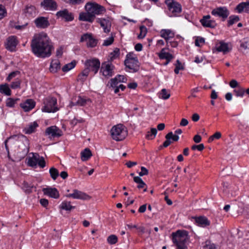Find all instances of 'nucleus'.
Here are the masks:
<instances>
[{"instance_id":"f257e3e1","label":"nucleus","mask_w":249,"mask_h":249,"mask_svg":"<svg viewBox=\"0 0 249 249\" xmlns=\"http://www.w3.org/2000/svg\"><path fill=\"white\" fill-rule=\"evenodd\" d=\"M33 53L38 57H49L53 47L47 34L44 32L35 35L31 43Z\"/></svg>"},{"instance_id":"f03ea898","label":"nucleus","mask_w":249,"mask_h":249,"mask_svg":"<svg viewBox=\"0 0 249 249\" xmlns=\"http://www.w3.org/2000/svg\"><path fill=\"white\" fill-rule=\"evenodd\" d=\"M172 240L176 246V249H188L187 245L189 236L185 230H178L172 233Z\"/></svg>"},{"instance_id":"7ed1b4c3","label":"nucleus","mask_w":249,"mask_h":249,"mask_svg":"<svg viewBox=\"0 0 249 249\" xmlns=\"http://www.w3.org/2000/svg\"><path fill=\"white\" fill-rule=\"evenodd\" d=\"M111 134L113 139L116 141H120L125 138L127 133L124 126L123 124H119L112 127Z\"/></svg>"},{"instance_id":"20e7f679","label":"nucleus","mask_w":249,"mask_h":249,"mask_svg":"<svg viewBox=\"0 0 249 249\" xmlns=\"http://www.w3.org/2000/svg\"><path fill=\"white\" fill-rule=\"evenodd\" d=\"M17 144L18 145V152L26 156L29 151V141L27 138L23 135L18 136Z\"/></svg>"},{"instance_id":"39448f33","label":"nucleus","mask_w":249,"mask_h":249,"mask_svg":"<svg viewBox=\"0 0 249 249\" xmlns=\"http://www.w3.org/2000/svg\"><path fill=\"white\" fill-rule=\"evenodd\" d=\"M32 157H29L27 159V165L33 168H36L37 165L43 168L46 165L45 161L43 157H40L37 153H31Z\"/></svg>"},{"instance_id":"423d86ee","label":"nucleus","mask_w":249,"mask_h":249,"mask_svg":"<svg viewBox=\"0 0 249 249\" xmlns=\"http://www.w3.org/2000/svg\"><path fill=\"white\" fill-rule=\"evenodd\" d=\"M44 106L41 109L43 112H55L58 110L56 107L57 99L55 97H48L44 99Z\"/></svg>"},{"instance_id":"0eeeda50","label":"nucleus","mask_w":249,"mask_h":249,"mask_svg":"<svg viewBox=\"0 0 249 249\" xmlns=\"http://www.w3.org/2000/svg\"><path fill=\"white\" fill-rule=\"evenodd\" d=\"M86 11L90 13L95 17L96 15H100L106 11V9L94 2H89L85 5Z\"/></svg>"},{"instance_id":"6e6552de","label":"nucleus","mask_w":249,"mask_h":249,"mask_svg":"<svg viewBox=\"0 0 249 249\" xmlns=\"http://www.w3.org/2000/svg\"><path fill=\"white\" fill-rule=\"evenodd\" d=\"M169 12L172 14L171 16H177L182 10L181 5L175 0H165Z\"/></svg>"},{"instance_id":"1a4fd4ad","label":"nucleus","mask_w":249,"mask_h":249,"mask_svg":"<svg viewBox=\"0 0 249 249\" xmlns=\"http://www.w3.org/2000/svg\"><path fill=\"white\" fill-rule=\"evenodd\" d=\"M114 66L111 63L104 62L102 64L100 72L106 77H111L114 74Z\"/></svg>"},{"instance_id":"9d476101","label":"nucleus","mask_w":249,"mask_h":249,"mask_svg":"<svg viewBox=\"0 0 249 249\" xmlns=\"http://www.w3.org/2000/svg\"><path fill=\"white\" fill-rule=\"evenodd\" d=\"M85 65L86 67L85 69H89V71H91L95 74L100 68V62L98 59H88L85 62Z\"/></svg>"},{"instance_id":"9b49d317","label":"nucleus","mask_w":249,"mask_h":249,"mask_svg":"<svg viewBox=\"0 0 249 249\" xmlns=\"http://www.w3.org/2000/svg\"><path fill=\"white\" fill-rule=\"evenodd\" d=\"M211 14L213 16L222 18L224 20L229 16L230 12L226 7H219L213 9Z\"/></svg>"},{"instance_id":"f8f14e48","label":"nucleus","mask_w":249,"mask_h":249,"mask_svg":"<svg viewBox=\"0 0 249 249\" xmlns=\"http://www.w3.org/2000/svg\"><path fill=\"white\" fill-rule=\"evenodd\" d=\"M124 64L132 72H137L139 70L140 65L138 59H125Z\"/></svg>"},{"instance_id":"ddd939ff","label":"nucleus","mask_w":249,"mask_h":249,"mask_svg":"<svg viewBox=\"0 0 249 249\" xmlns=\"http://www.w3.org/2000/svg\"><path fill=\"white\" fill-rule=\"evenodd\" d=\"M65 196L67 197H71L74 199L87 200L90 198V196L86 193L82 192L76 189L73 190L72 193L66 194Z\"/></svg>"},{"instance_id":"4468645a","label":"nucleus","mask_w":249,"mask_h":249,"mask_svg":"<svg viewBox=\"0 0 249 249\" xmlns=\"http://www.w3.org/2000/svg\"><path fill=\"white\" fill-rule=\"evenodd\" d=\"M45 133L52 138L59 137L63 134L62 130L55 125L47 127Z\"/></svg>"},{"instance_id":"2eb2a0df","label":"nucleus","mask_w":249,"mask_h":249,"mask_svg":"<svg viewBox=\"0 0 249 249\" xmlns=\"http://www.w3.org/2000/svg\"><path fill=\"white\" fill-rule=\"evenodd\" d=\"M81 42L87 41V45L88 47H94L96 46L97 44V40L94 38L91 34H85L83 35L80 38Z\"/></svg>"},{"instance_id":"dca6fc26","label":"nucleus","mask_w":249,"mask_h":249,"mask_svg":"<svg viewBox=\"0 0 249 249\" xmlns=\"http://www.w3.org/2000/svg\"><path fill=\"white\" fill-rule=\"evenodd\" d=\"M200 21L202 25L204 27L214 28L217 25L215 20L211 19V16L210 15L203 16Z\"/></svg>"},{"instance_id":"f3484780","label":"nucleus","mask_w":249,"mask_h":249,"mask_svg":"<svg viewBox=\"0 0 249 249\" xmlns=\"http://www.w3.org/2000/svg\"><path fill=\"white\" fill-rule=\"evenodd\" d=\"M18 43L17 37L16 36H12L7 39L5 47L11 52H14L16 51V48Z\"/></svg>"},{"instance_id":"a211bd4d","label":"nucleus","mask_w":249,"mask_h":249,"mask_svg":"<svg viewBox=\"0 0 249 249\" xmlns=\"http://www.w3.org/2000/svg\"><path fill=\"white\" fill-rule=\"evenodd\" d=\"M42 192L45 195L51 197L55 199H57L59 197V192L55 188H44L42 189Z\"/></svg>"},{"instance_id":"6ab92c4d","label":"nucleus","mask_w":249,"mask_h":249,"mask_svg":"<svg viewBox=\"0 0 249 249\" xmlns=\"http://www.w3.org/2000/svg\"><path fill=\"white\" fill-rule=\"evenodd\" d=\"M56 16L59 18H61L66 21H71L74 19V16L72 13L69 12L67 9H64L58 11Z\"/></svg>"},{"instance_id":"aec40b11","label":"nucleus","mask_w":249,"mask_h":249,"mask_svg":"<svg viewBox=\"0 0 249 249\" xmlns=\"http://www.w3.org/2000/svg\"><path fill=\"white\" fill-rule=\"evenodd\" d=\"M35 23L37 28L44 29L50 25L48 18L43 17H40L35 20Z\"/></svg>"},{"instance_id":"412c9836","label":"nucleus","mask_w":249,"mask_h":249,"mask_svg":"<svg viewBox=\"0 0 249 249\" xmlns=\"http://www.w3.org/2000/svg\"><path fill=\"white\" fill-rule=\"evenodd\" d=\"M36 105V102L33 99H27L24 102L20 104V107L24 111H29L32 109Z\"/></svg>"},{"instance_id":"4be33fe9","label":"nucleus","mask_w":249,"mask_h":249,"mask_svg":"<svg viewBox=\"0 0 249 249\" xmlns=\"http://www.w3.org/2000/svg\"><path fill=\"white\" fill-rule=\"evenodd\" d=\"M18 136L13 135L8 138L4 142V145L8 155H9V149L8 143H9L10 146H13L15 144H17L18 140Z\"/></svg>"},{"instance_id":"5701e85b","label":"nucleus","mask_w":249,"mask_h":249,"mask_svg":"<svg viewBox=\"0 0 249 249\" xmlns=\"http://www.w3.org/2000/svg\"><path fill=\"white\" fill-rule=\"evenodd\" d=\"M94 19L95 16L87 11H86V12L81 13L79 14V19L81 21L92 22Z\"/></svg>"},{"instance_id":"b1692460","label":"nucleus","mask_w":249,"mask_h":249,"mask_svg":"<svg viewBox=\"0 0 249 249\" xmlns=\"http://www.w3.org/2000/svg\"><path fill=\"white\" fill-rule=\"evenodd\" d=\"M160 36L166 40L167 45L170 39L173 38L175 36L174 32L169 29H162L160 32Z\"/></svg>"},{"instance_id":"393cba45","label":"nucleus","mask_w":249,"mask_h":249,"mask_svg":"<svg viewBox=\"0 0 249 249\" xmlns=\"http://www.w3.org/2000/svg\"><path fill=\"white\" fill-rule=\"evenodd\" d=\"M23 13L28 18L34 17L36 16V7L32 5H28L23 10Z\"/></svg>"},{"instance_id":"a878e982","label":"nucleus","mask_w":249,"mask_h":249,"mask_svg":"<svg viewBox=\"0 0 249 249\" xmlns=\"http://www.w3.org/2000/svg\"><path fill=\"white\" fill-rule=\"evenodd\" d=\"M195 219L196 223L199 226L205 227L210 224V221L205 216H200L195 217Z\"/></svg>"},{"instance_id":"bb28decb","label":"nucleus","mask_w":249,"mask_h":249,"mask_svg":"<svg viewBox=\"0 0 249 249\" xmlns=\"http://www.w3.org/2000/svg\"><path fill=\"white\" fill-rule=\"evenodd\" d=\"M216 50L219 52H223L224 53H226L230 52L231 48L229 47V44L223 42H220L219 44H217L216 46Z\"/></svg>"},{"instance_id":"cd10ccee","label":"nucleus","mask_w":249,"mask_h":249,"mask_svg":"<svg viewBox=\"0 0 249 249\" xmlns=\"http://www.w3.org/2000/svg\"><path fill=\"white\" fill-rule=\"evenodd\" d=\"M235 10L239 13H241L243 12L249 13V1L242 2L238 4Z\"/></svg>"},{"instance_id":"c85d7f7f","label":"nucleus","mask_w":249,"mask_h":249,"mask_svg":"<svg viewBox=\"0 0 249 249\" xmlns=\"http://www.w3.org/2000/svg\"><path fill=\"white\" fill-rule=\"evenodd\" d=\"M98 22L100 23L101 26L104 29L105 33H108L110 32L111 27L110 21L106 19H98Z\"/></svg>"},{"instance_id":"c756f323","label":"nucleus","mask_w":249,"mask_h":249,"mask_svg":"<svg viewBox=\"0 0 249 249\" xmlns=\"http://www.w3.org/2000/svg\"><path fill=\"white\" fill-rule=\"evenodd\" d=\"M41 4L47 9L50 10H55L57 6L56 2L53 0H44Z\"/></svg>"},{"instance_id":"7c9ffc66","label":"nucleus","mask_w":249,"mask_h":249,"mask_svg":"<svg viewBox=\"0 0 249 249\" xmlns=\"http://www.w3.org/2000/svg\"><path fill=\"white\" fill-rule=\"evenodd\" d=\"M89 102H90V100L89 99H86L79 96L78 97L77 100L75 103L73 102H71V103L70 104V106H73L78 105L80 106H85Z\"/></svg>"},{"instance_id":"2f4dec72","label":"nucleus","mask_w":249,"mask_h":249,"mask_svg":"<svg viewBox=\"0 0 249 249\" xmlns=\"http://www.w3.org/2000/svg\"><path fill=\"white\" fill-rule=\"evenodd\" d=\"M60 69V63L58 60H53L51 63L50 71L51 72L55 73Z\"/></svg>"},{"instance_id":"473e14b6","label":"nucleus","mask_w":249,"mask_h":249,"mask_svg":"<svg viewBox=\"0 0 249 249\" xmlns=\"http://www.w3.org/2000/svg\"><path fill=\"white\" fill-rule=\"evenodd\" d=\"M158 56L160 59H166V60L171 61L173 58L172 54L165 52V49H162L160 52L158 54Z\"/></svg>"},{"instance_id":"72a5a7b5","label":"nucleus","mask_w":249,"mask_h":249,"mask_svg":"<svg viewBox=\"0 0 249 249\" xmlns=\"http://www.w3.org/2000/svg\"><path fill=\"white\" fill-rule=\"evenodd\" d=\"M92 156L90 150L87 148L81 152V159L82 161H87Z\"/></svg>"},{"instance_id":"f704fd0d","label":"nucleus","mask_w":249,"mask_h":249,"mask_svg":"<svg viewBox=\"0 0 249 249\" xmlns=\"http://www.w3.org/2000/svg\"><path fill=\"white\" fill-rule=\"evenodd\" d=\"M38 126V124L36 122H34L31 123L28 126L25 127L24 131L26 134H30L34 132L36 128Z\"/></svg>"},{"instance_id":"c9c22d12","label":"nucleus","mask_w":249,"mask_h":249,"mask_svg":"<svg viewBox=\"0 0 249 249\" xmlns=\"http://www.w3.org/2000/svg\"><path fill=\"white\" fill-rule=\"evenodd\" d=\"M89 72V70L88 69H85L78 75L77 77V81L84 82L87 79Z\"/></svg>"},{"instance_id":"e433bc0d","label":"nucleus","mask_w":249,"mask_h":249,"mask_svg":"<svg viewBox=\"0 0 249 249\" xmlns=\"http://www.w3.org/2000/svg\"><path fill=\"white\" fill-rule=\"evenodd\" d=\"M59 208L62 210L71 211L72 209H74L75 207L71 205L70 201H64L60 205Z\"/></svg>"},{"instance_id":"4c0bfd02","label":"nucleus","mask_w":249,"mask_h":249,"mask_svg":"<svg viewBox=\"0 0 249 249\" xmlns=\"http://www.w3.org/2000/svg\"><path fill=\"white\" fill-rule=\"evenodd\" d=\"M0 92L7 96L11 94V91L7 84L0 85Z\"/></svg>"},{"instance_id":"58836bf2","label":"nucleus","mask_w":249,"mask_h":249,"mask_svg":"<svg viewBox=\"0 0 249 249\" xmlns=\"http://www.w3.org/2000/svg\"><path fill=\"white\" fill-rule=\"evenodd\" d=\"M75 65L76 61L73 60L71 61V63L65 65L63 67L62 70L64 72H68V71H70L71 70L74 68Z\"/></svg>"},{"instance_id":"ea45409f","label":"nucleus","mask_w":249,"mask_h":249,"mask_svg":"<svg viewBox=\"0 0 249 249\" xmlns=\"http://www.w3.org/2000/svg\"><path fill=\"white\" fill-rule=\"evenodd\" d=\"M49 173L51 178L54 180H55L59 176L58 170L54 167H51L50 169Z\"/></svg>"},{"instance_id":"a19ab883","label":"nucleus","mask_w":249,"mask_h":249,"mask_svg":"<svg viewBox=\"0 0 249 249\" xmlns=\"http://www.w3.org/2000/svg\"><path fill=\"white\" fill-rule=\"evenodd\" d=\"M170 96V91L166 90L165 89H161L159 97L164 100L168 99Z\"/></svg>"},{"instance_id":"79ce46f5","label":"nucleus","mask_w":249,"mask_h":249,"mask_svg":"<svg viewBox=\"0 0 249 249\" xmlns=\"http://www.w3.org/2000/svg\"><path fill=\"white\" fill-rule=\"evenodd\" d=\"M157 133V130L155 128H152L150 131H148L146 135V138L148 140L153 139Z\"/></svg>"},{"instance_id":"37998d69","label":"nucleus","mask_w":249,"mask_h":249,"mask_svg":"<svg viewBox=\"0 0 249 249\" xmlns=\"http://www.w3.org/2000/svg\"><path fill=\"white\" fill-rule=\"evenodd\" d=\"M239 18L237 16L232 15L229 17V20L228 21V26H231L233 24L236 23L239 20Z\"/></svg>"},{"instance_id":"c03bdc74","label":"nucleus","mask_w":249,"mask_h":249,"mask_svg":"<svg viewBox=\"0 0 249 249\" xmlns=\"http://www.w3.org/2000/svg\"><path fill=\"white\" fill-rule=\"evenodd\" d=\"M166 139L172 140V142H177L179 139V137L176 134H173L172 132H169L165 136Z\"/></svg>"},{"instance_id":"a18cd8bd","label":"nucleus","mask_w":249,"mask_h":249,"mask_svg":"<svg viewBox=\"0 0 249 249\" xmlns=\"http://www.w3.org/2000/svg\"><path fill=\"white\" fill-rule=\"evenodd\" d=\"M175 66V69L174 70V72L176 74H178L179 73V70H183L184 69V66L182 65L181 63L179 60H177Z\"/></svg>"},{"instance_id":"49530a36","label":"nucleus","mask_w":249,"mask_h":249,"mask_svg":"<svg viewBox=\"0 0 249 249\" xmlns=\"http://www.w3.org/2000/svg\"><path fill=\"white\" fill-rule=\"evenodd\" d=\"M23 189L27 193H30L32 192V188L34 187V185L29 184L26 181H24L22 184Z\"/></svg>"},{"instance_id":"de8ad7c7","label":"nucleus","mask_w":249,"mask_h":249,"mask_svg":"<svg viewBox=\"0 0 249 249\" xmlns=\"http://www.w3.org/2000/svg\"><path fill=\"white\" fill-rule=\"evenodd\" d=\"M240 47L244 50L249 49V38H245L240 41Z\"/></svg>"},{"instance_id":"09e8293b","label":"nucleus","mask_w":249,"mask_h":249,"mask_svg":"<svg viewBox=\"0 0 249 249\" xmlns=\"http://www.w3.org/2000/svg\"><path fill=\"white\" fill-rule=\"evenodd\" d=\"M140 33L138 35V37L139 39L144 38L147 33V29L144 26H141L140 28Z\"/></svg>"},{"instance_id":"8fccbe9b","label":"nucleus","mask_w":249,"mask_h":249,"mask_svg":"<svg viewBox=\"0 0 249 249\" xmlns=\"http://www.w3.org/2000/svg\"><path fill=\"white\" fill-rule=\"evenodd\" d=\"M19 100V99L17 98L14 99L11 98H8L6 101V106L8 107H14L15 104L17 103L18 101Z\"/></svg>"},{"instance_id":"3c124183","label":"nucleus","mask_w":249,"mask_h":249,"mask_svg":"<svg viewBox=\"0 0 249 249\" xmlns=\"http://www.w3.org/2000/svg\"><path fill=\"white\" fill-rule=\"evenodd\" d=\"M238 89H235L233 90V92L235 93V95L237 97H243L245 89L241 87H238Z\"/></svg>"},{"instance_id":"603ef678","label":"nucleus","mask_w":249,"mask_h":249,"mask_svg":"<svg viewBox=\"0 0 249 249\" xmlns=\"http://www.w3.org/2000/svg\"><path fill=\"white\" fill-rule=\"evenodd\" d=\"M107 242L111 245L115 244L118 241V238L115 235H111L107 237Z\"/></svg>"},{"instance_id":"864d4df0","label":"nucleus","mask_w":249,"mask_h":249,"mask_svg":"<svg viewBox=\"0 0 249 249\" xmlns=\"http://www.w3.org/2000/svg\"><path fill=\"white\" fill-rule=\"evenodd\" d=\"M204 249H217V248L214 244L207 241L205 245L204 246Z\"/></svg>"},{"instance_id":"5fc2aeb1","label":"nucleus","mask_w":249,"mask_h":249,"mask_svg":"<svg viewBox=\"0 0 249 249\" xmlns=\"http://www.w3.org/2000/svg\"><path fill=\"white\" fill-rule=\"evenodd\" d=\"M20 83L21 81L20 80L16 79L11 83L10 87L13 89L19 88H20Z\"/></svg>"},{"instance_id":"6e6d98bb","label":"nucleus","mask_w":249,"mask_h":249,"mask_svg":"<svg viewBox=\"0 0 249 249\" xmlns=\"http://www.w3.org/2000/svg\"><path fill=\"white\" fill-rule=\"evenodd\" d=\"M109 83L110 84V88H115L118 86V84L120 83L117 80V78H112L110 79Z\"/></svg>"},{"instance_id":"4d7b16f0","label":"nucleus","mask_w":249,"mask_h":249,"mask_svg":"<svg viewBox=\"0 0 249 249\" xmlns=\"http://www.w3.org/2000/svg\"><path fill=\"white\" fill-rule=\"evenodd\" d=\"M191 149L193 150H197L199 151H201L204 149V145L203 143H201L199 145H193L192 146Z\"/></svg>"},{"instance_id":"13d9d810","label":"nucleus","mask_w":249,"mask_h":249,"mask_svg":"<svg viewBox=\"0 0 249 249\" xmlns=\"http://www.w3.org/2000/svg\"><path fill=\"white\" fill-rule=\"evenodd\" d=\"M113 41L114 37L113 36H111L105 40L103 45L105 46H107L111 45L113 42Z\"/></svg>"},{"instance_id":"bf43d9fd","label":"nucleus","mask_w":249,"mask_h":249,"mask_svg":"<svg viewBox=\"0 0 249 249\" xmlns=\"http://www.w3.org/2000/svg\"><path fill=\"white\" fill-rule=\"evenodd\" d=\"M114 78H117V80L119 82L125 83L127 81V78L124 75H118Z\"/></svg>"},{"instance_id":"052dcab7","label":"nucleus","mask_w":249,"mask_h":249,"mask_svg":"<svg viewBox=\"0 0 249 249\" xmlns=\"http://www.w3.org/2000/svg\"><path fill=\"white\" fill-rule=\"evenodd\" d=\"M6 15V11L5 8L2 5H0V19L3 18Z\"/></svg>"},{"instance_id":"680f3d73","label":"nucleus","mask_w":249,"mask_h":249,"mask_svg":"<svg viewBox=\"0 0 249 249\" xmlns=\"http://www.w3.org/2000/svg\"><path fill=\"white\" fill-rule=\"evenodd\" d=\"M19 72L18 71H15L11 72L6 78V80L10 81L12 78L15 77Z\"/></svg>"},{"instance_id":"e2e57ef3","label":"nucleus","mask_w":249,"mask_h":249,"mask_svg":"<svg viewBox=\"0 0 249 249\" xmlns=\"http://www.w3.org/2000/svg\"><path fill=\"white\" fill-rule=\"evenodd\" d=\"M148 174V170L144 167H141V171L139 173V176L141 177L144 175H147Z\"/></svg>"},{"instance_id":"0e129e2a","label":"nucleus","mask_w":249,"mask_h":249,"mask_svg":"<svg viewBox=\"0 0 249 249\" xmlns=\"http://www.w3.org/2000/svg\"><path fill=\"white\" fill-rule=\"evenodd\" d=\"M229 85L230 86V87L232 88H236V87H239V84H238V83L237 82V81L234 79H232L231 80L230 83H229Z\"/></svg>"},{"instance_id":"69168bd1","label":"nucleus","mask_w":249,"mask_h":249,"mask_svg":"<svg viewBox=\"0 0 249 249\" xmlns=\"http://www.w3.org/2000/svg\"><path fill=\"white\" fill-rule=\"evenodd\" d=\"M84 122V120L82 119H76V118H74L73 119H72L71 121V124L73 125V126H75L78 123H82Z\"/></svg>"},{"instance_id":"338daca9","label":"nucleus","mask_w":249,"mask_h":249,"mask_svg":"<svg viewBox=\"0 0 249 249\" xmlns=\"http://www.w3.org/2000/svg\"><path fill=\"white\" fill-rule=\"evenodd\" d=\"M205 42V39L203 38H201L200 39H196L195 41V45L196 46H200V43H204Z\"/></svg>"},{"instance_id":"774afa93","label":"nucleus","mask_w":249,"mask_h":249,"mask_svg":"<svg viewBox=\"0 0 249 249\" xmlns=\"http://www.w3.org/2000/svg\"><path fill=\"white\" fill-rule=\"evenodd\" d=\"M40 203L42 206L46 207L48 205V200L45 198H42L40 200Z\"/></svg>"}]
</instances>
